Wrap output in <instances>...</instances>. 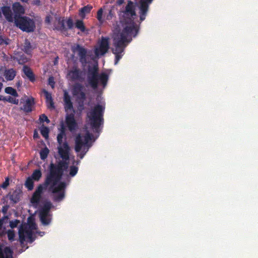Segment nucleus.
<instances>
[{
    "label": "nucleus",
    "mask_w": 258,
    "mask_h": 258,
    "mask_svg": "<svg viewBox=\"0 0 258 258\" xmlns=\"http://www.w3.org/2000/svg\"><path fill=\"white\" fill-rule=\"evenodd\" d=\"M65 136L64 131L61 130L57 135V140L59 143L58 146V155L61 161L57 164L51 163L50 165V173L47 176L44 184H40L34 193L31 202L33 204H37L41 198V195L47 186L52 194L55 201H60L64 197V190L66 186L64 182L60 181L61 177L64 174L74 176L78 171L77 165L79 160H75L74 158L70 159V148L67 143H62V139Z\"/></svg>",
    "instance_id": "nucleus-1"
},
{
    "label": "nucleus",
    "mask_w": 258,
    "mask_h": 258,
    "mask_svg": "<svg viewBox=\"0 0 258 258\" xmlns=\"http://www.w3.org/2000/svg\"><path fill=\"white\" fill-rule=\"evenodd\" d=\"M123 12L124 15L130 19L131 23L123 29L120 34L118 40L114 43V46H115L114 54L115 57L114 64H116L122 57L125 48L132 40V37L136 36L139 31L137 25L134 22V17L136 16L134 3L128 1Z\"/></svg>",
    "instance_id": "nucleus-2"
},
{
    "label": "nucleus",
    "mask_w": 258,
    "mask_h": 258,
    "mask_svg": "<svg viewBox=\"0 0 258 258\" xmlns=\"http://www.w3.org/2000/svg\"><path fill=\"white\" fill-rule=\"evenodd\" d=\"M91 135L87 132L85 134H81L76 137L75 150L77 153V156L80 159L84 157L91 147Z\"/></svg>",
    "instance_id": "nucleus-3"
},
{
    "label": "nucleus",
    "mask_w": 258,
    "mask_h": 258,
    "mask_svg": "<svg viewBox=\"0 0 258 258\" xmlns=\"http://www.w3.org/2000/svg\"><path fill=\"white\" fill-rule=\"evenodd\" d=\"M36 231V225L34 219L30 217L28 219L27 224L21 225L19 230V240L21 243L25 241L32 242L33 241V235Z\"/></svg>",
    "instance_id": "nucleus-4"
},
{
    "label": "nucleus",
    "mask_w": 258,
    "mask_h": 258,
    "mask_svg": "<svg viewBox=\"0 0 258 258\" xmlns=\"http://www.w3.org/2000/svg\"><path fill=\"white\" fill-rule=\"evenodd\" d=\"M64 107L67 112L66 123L69 130L71 132L76 130L77 127V123L74 118V111L70 96L68 93H64Z\"/></svg>",
    "instance_id": "nucleus-5"
},
{
    "label": "nucleus",
    "mask_w": 258,
    "mask_h": 258,
    "mask_svg": "<svg viewBox=\"0 0 258 258\" xmlns=\"http://www.w3.org/2000/svg\"><path fill=\"white\" fill-rule=\"evenodd\" d=\"M103 107L98 105L88 113L89 122L96 132L102 122V115Z\"/></svg>",
    "instance_id": "nucleus-6"
},
{
    "label": "nucleus",
    "mask_w": 258,
    "mask_h": 258,
    "mask_svg": "<svg viewBox=\"0 0 258 258\" xmlns=\"http://www.w3.org/2000/svg\"><path fill=\"white\" fill-rule=\"evenodd\" d=\"M15 23L20 29L26 32L33 31L35 27L34 21L26 17H16Z\"/></svg>",
    "instance_id": "nucleus-7"
},
{
    "label": "nucleus",
    "mask_w": 258,
    "mask_h": 258,
    "mask_svg": "<svg viewBox=\"0 0 258 258\" xmlns=\"http://www.w3.org/2000/svg\"><path fill=\"white\" fill-rule=\"evenodd\" d=\"M52 204L50 202L45 203L40 210L39 217L42 224L44 225H48L51 220L50 209Z\"/></svg>",
    "instance_id": "nucleus-8"
},
{
    "label": "nucleus",
    "mask_w": 258,
    "mask_h": 258,
    "mask_svg": "<svg viewBox=\"0 0 258 258\" xmlns=\"http://www.w3.org/2000/svg\"><path fill=\"white\" fill-rule=\"evenodd\" d=\"M94 71L93 73L90 77V83L93 88H96L99 84L105 86L107 81V75L103 73L100 75H97Z\"/></svg>",
    "instance_id": "nucleus-9"
},
{
    "label": "nucleus",
    "mask_w": 258,
    "mask_h": 258,
    "mask_svg": "<svg viewBox=\"0 0 258 258\" xmlns=\"http://www.w3.org/2000/svg\"><path fill=\"white\" fill-rule=\"evenodd\" d=\"M54 27L55 29L61 31L72 29L73 22L71 19L66 20L64 18H56Z\"/></svg>",
    "instance_id": "nucleus-10"
},
{
    "label": "nucleus",
    "mask_w": 258,
    "mask_h": 258,
    "mask_svg": "<svg viewBox=\"0 0 258 258\" xmlns=\"http://www.w3.org/2000/svg\"><path fill=\"white\" fill-rule=\"evenodd\" d=\"M113 9V5L112 3H108L104 6L103 9H100L97 12V18L101 23L103 22L102 18L103 12L104 11L105 15H106V19L111 20L112 18V10Z\"/></svg>",
    "instance_id": "nucleus-11"
},
{
    "label": "nucleus",
    "mask_w": 258,
    "mask_h": 258,
    "mask_svg": "<svg viewBox=\"0 0 258 258\" xmlns=\"http://www.w3.org/2000/svg\"><path fill=\"white\" fill-rule=\"evenodd\" d=\"M42 176V173L40 170L36 169L34 170L32 175L27 178L25 182L26 187L30 190L33 188L34 181H38Z\"/></svg>",
    "instance_id": "nucleus-12"
},
{
    "label": "nucleus",
    "mask_w": 258,
    "mask_h": 258,
    "mask_svg": "<svg viewBox=\"0 0 258 258\" xmlns=\"http://www.w3.org/2000/svg\"><path fill=\"white\" fill-rule=\"evenodd\" d=\"M153 0H141L140 3V19L141 21H144L147 14L150 4Z\"/></svg>",
    "instance_id": "nucleus-13"
},
{
    "label": "nucleus",
    "mask_w": 258,
    "mask_h": 258,
    "mask_svg": "<svg viewBox=\"0 0 258 258\" xmlns=\"http://www.w3.org/2000/svg\"><path fill=\"white\" fill-rule=\"evenodd\" d=\"M108 48V39L103 38L100 41L99 46L96 48L95 54L96 56L103 55L105 53Z\"/></svg>",
    "instance_id": "nucleus-14"
},
{
    "label": "nucleus",
    "mask_w": 258,
    "mask_h": 258,
    "mask_svg": "<svg viewBox=\"0 0 258 258\" xmlns=\"http://www.w3.org/2000/svg\"><path fill=\"white\" fill-rule=\"evenodd\" d=\"M73 95L76 98L79 103H83L85 98V95L83 91L82 87L79 85L74 86L73 89Z\"/></svg>",
    "instance_id": "nucleus-15"
},
{
    "label": "nucleus",
    "mask_w": 258,
    "mask_h": 258,
    "mask_svg": "<svg viewBox=\"0 0 258 258\" xmlns=\"http://www.w3.org/2000/svg\"><path fill=\"white\" fill-rule=\"evenodd\" d=\"M21 102H23V106L21 108L22 110L26 112H29L31 111L32 106L34 103V100L33 98H28L25 97L24 98L21 99Z\"/></svg>",
    "instance_id": "nucleus-16"
},
{
    "label": "nucleus",
    "mask_w": 258,
    "mask_h": 258,
    "mask_svg": "<svg viewBox=\"0 0 258 258\" xmlns=\"http://www.w3.org/2000/svg\"><path fill=\"white\" fill-rule=\"evenodd\" d=\"M82 73L76 68H73L68 74V78L70 80H79L81 77Z\"/></svg>",
    "instance_id": "nucleus-17"
},
{
    "label": "nucleus",
    "mask_w": 258,
    "mask_h": 258,
    "mask_svg": "<svg viewBox=\"0 0 258 258\" xmlns=\"http://www.w3.org/2000/svg\"><path fill=\"white\" fill-rule=\"evenodd\" d=\"M13 9L15 13V20L16 17H21L20 15L25 13L24 8L18 3H16L13 5Z\"/></svg>",
    "instance_id": "nucleus-18"
},
{
    "label": "nucleus",
    "mask_w": 258,
    "mask_h": 258,
    "mask_svg": "<svg viewBox=\"0 0 258 258\" xmlns=\"http://www.w3.org/2000/svg\"><path fill=\"white\" fill-rule=\"evenodd\" d=\"M2 12L6 19L9 22H13L14 20L13 13L10 7H4L2 8Z\"/></svg>",
    "instance_id": "nucleus-19"
},
{
    "label": "nucleus",
    "mask_w": 258,
    "mask_h": 258,
    "mask_svg": "<svg viewBox=\"0 0 258 258\" xmlns=\"http://www.w3.org/2000/svg\"><path fill=\"white\" fill-rule=\"evenodd\" d=\"M0 258H12V252L9 247L3 248L0 246Z\"/></svg>",
    "instance_id": "nucleus-20"
},
{
    "label": "nucleus",
    "mask_w": 258,
    "mask_h": 258,
    "mask_svg": "<svg viewBox=\"0 0 258 258\" xmlns=\"http://www.w3.org/2000/svg\"><path fill=\"white\" fill-rule=\"evenodd\" d=\"M74 51L78 53V54L81 57V60L83 61V59L85 58L86 54V50L80 45H77L73 48Z\"/></svg>",
    "instance_id": "nucleus-21"
},
{
    "label": "nucleus",
    "mask_w": 258,
    "mask_h": 258,
    "mask_svg": "<svg viewBox=\"0 0 258 258\" xmlns=\"http://www.w3.org/2000/svg\"><path fill=\"white\" fill-rule=\"evenodd\" d=\"M16 76V72L13 69L6 70L5 73V76L7 80H12Z\"/></svg>",
    "instance_id": "nucleus-22"
},
{
    "label": "nucleus",
    "mask_w": 258,
    "mask_h": 258,
    "mask_svg": "<svg viewBox=\"0 0 258 258\" xmlns=\"http://www.w3.org/2000/svg\"><path fill=\"white\" fill-rule=\"evenodd\" d=\"M23 72L25 75L31 80L33 81L34 77L32 71L27 67L24 66L23 69Z\"/></svg>",
    "instance_id": "nucleus-23"
},
{
    "label": "nucleus",
    "mask_w": 258,
    "mask_h": 258,
    "mask_svg": "<svg viewBox=\"0 0 258 258\" xmlns=\"http://www.w3.org/2000/svg\"><path fill=\"white\" fill-rule=\"evenodd\" d=\"M92 7L90 6H87L81 9L80 11V16L82 18H84L86 14H88L91 10L92 9Z\"/></svg>",
    "instance_id": "nucleus-24"
},
{
    "label": "nucleus",
    "mask_w": 258,
    "mask_h": 258,
    "mask_svg": "<svg viewBox=\"0 0 258 258\" xmlns=\"http://www.w3.org/2000/svg\"><path fill=\"white\" fill-rule=\"evenodd\" d=\"M40 132H41V135L45 138H47L48 137V133H49V130H48V128L46 127V126H42L41 127V129H40Z\"/></svg>",
    "instance_id": "nucleus-25"
},
{
    "label": "nucleus",
    "mask_w": 258,
    "mask_h": 258,
    "mask_svg": "<svg viewBox=\"0 0 258 258\" xmlns=\"http://www.w3.org/2000/svg\"><path fill=\"white\" fill-rule=\"evenodd\" d=\"M5 92L7 93L11 94L14 96H18V94L16 91L12 87H7L5 89Z\"/></svg>",
    "instance_id": "nucleus-26"
},
{
    "label": "nucleus",
    "mask_w": 258,
    "mask_h": 258,
    "mask_svg": "<svg viewBox=\"0 0 258 258\" xmlns=\"http://www.w3.org/2000/svg\"><path fill=\"white\" fill-rule=\"evenodd\" d=\"M32 49V46L30 43L26 40L24 44V50L26 53H29Z\"/></svg>",
    "instance_id": "nucleus-27"
},
{
    "label": "nucleus",
    "mask_w": 258,
    "mask_h": 258,
    "mask_svg": "<svg viewBox=\"0 0 258 258\" xmlns=\"http://www.w3.org/2000/svg\"><path fill=\"white\" fill-rule=\"evenodd\" d=\"M49 153V150L47 148H45L42 150L40 152V157L43 160L45 159Z\"/></svg>",
    "instance_id": "nucleus-28"
},
{
    "label": "nucleus",
    "mask_w": 258,
    "mask_h": 258,
    "mask_svg": "<svg viewBox=\"0 0 258 258\" xmlns=\"http://www.w3.org/2000/svg\"><path fill=\"white\" fill-rule=\"evenodd\" d=\"M76 26L82 31H84L85 30V26L82 21L78 20L76 23Z\"/></svg>",
    "instance_id": "nucleus-29"
},
{
    "label": "nucleus",
    "mask_w": 258,
    "mask_h": 258,
    "mask_svg": "<svg viewBox=\"0 0 258 258\" xmlns=\"http://www.w3.org/2000/svg\"><path fill=\"white\" fill-rule=\"evenodd\" d=\"M20 224V221L18 220L10 221V226L11 228H14L17 227Z\"/></svg>",
    "instance_id": "nucleus-30"
},
{
    "label": "nucleus",
    "mask_w": 258,
    "mask_h": 258,
    "mask_svg": "<svg viewBox=\"0 0 258 258\" xmlns=\"http://www.w3.org/2000/svg\"><path fill=\"white\" fill-rule=\"evenodd\" d=\"M5 100L9 102L13 103L15 104H18L19 103V100L18 99H16L10 96L6 97Z\"/></svg>",
    "instance_id": "nucleus-31"
},
{
    "label": "nucleus",
    "mask_w": 258,
    "mask_h": 258,
    "mask_svg": "<svg viewBox=\"0 0 258 258\" xmlns=\"http://www.w3.org/2000/svg\"><path fill=\"white\" fill-rule=\"evenodd\" d=\"M8 237L10 240H13L15 236V232L12 230H9L7 232Z\"/></svg>",
    "instance_id": "nucleus-32"
},
{
    "label": "nucleus",
    "mask_w": 258,
    "mask_h": 258,
    "mask_svg": "<svg viewBox=\"0 0 258 258\" xmlns=\"http://www.w3.org/2000/svg\"><path fill=\"white\" fill-rule=\"evenodd\" d=\"M42 92L44 94L45 97V99H46V101H50V100H52V97H51V95L46 90H43L42 91Z\"/></svg>",
    "instance_id": "nucleus-33"
},
{
    "label": "nucleus",
    "mask_w": 258,
    "mask_h": 258,
    "mask_svg": "<svg viewBox=\"0 0 258 258\" xmlns=\"http://www.w3.org/2000/svg\"><path fill=\"white\" fill-rule=\"evenodd\" d=\"M40 119L41 120V121H46L47 123H49V120L48 119V118H47V117L44 115V114H42L40 116Z\"/></svg>",
    "instance_id": "nucleus-34"
},
{
    "label": "nucleus",
    "mask_w": 258,
    "mask_h": 258,
    "mask_svg": "<svg viewBox=\"0 0 258 258\" xmlns=\"http://www.w3.org/2000/svg\"><path fill=\"white\" fill-rule=\"evenodd\" d=\"M46 103H47V107L51 109V108H54V105H53V100H50V101H46Z\"/></svg>",
    "instance_id": "nucleus-35"
},
{
    "label": "nucleus",
    "mask_w": 258,
    "mask_h": 258,
    "mask_svg": "<svg viewBox=\"0 0 258 258\" xmlns=\"http://www.w3.org/2000/svg\"><path fill=\"white\" fill-rule=\"evenodd\" d=\"M48 83H49V85H50L52 88L54 87V79H53V77L49 78Z\"/></svg>",
    "instance_id": "nucleus-36"
},
{
    "label": "nucleus",
    "mask_w": 258,
    "mask_h": 258,
    "mask_svg": "<svg viewBox=\"0 0 258 258\" xmlns=\"http://www.w3.org/2000/svg\"><path fill=\"white\" fill-rule=\"evenodd\" d=\"M9 184V180L7 179L2 185V187L4 188H5L7 187Z\"/></svg>",
    "instance_id": "nucleus-37"
},
{
    "label": "nucleus",
    "mask_w": 258,
    "mask_h": 258,
    "mask_svg": "<svg viewBox=\"0 0 258 258\" xmlns=\"http://www.w3.org/2000/svg\"><path fill=\"white\" fill-rule=\"evenodd\" d=\"M51 19V17L50 16H48L46 17L45 22L46 23H49L50 22V20Z\"/></svg>",
    "instance_id": "nucleus-38"
},
{
    "label": "nucleus",
    "mask_w": 258,
    "mask_h": 258,
    "mask_svg": "<svg viewBox=\"0 0 258 258\" xmlns=\"http://www.w3.org/2000/svg\"><path fill=\"white\" fill-rule=\"evenodd\" d=\"M124 3V0H118L116 4L118 6L121 5Z\"/></svg>",
    "instance_id": "nucleus-39"
},
{
    "label": "nucleus",
    "mask_w": 258,
    "mask_h": 258,
    "mask_svg": "<svg viewBox=\"0 0 258 258\" xmlns=\"http://www.w3.org/2000/svg\"><path fill=\"white\" fill-rule=\"evenodd\" d=\"M5 43V40L2 38V36H0V45H2Z\"/></svg>",
    "instance_id": "nucleus-40"
},
{
    "label": "nucleus",
    "mask_w": 258,
    "mask_h": 258,
    "mask_svg": "<svg viewBox=\"0 0 258 258\" xmlns=\"http://www.w3.org/2000/svg\"><path fill=\"white\" fill-rule=\"evenodd\" d=\"M7 210H8V207H3L2 211L4 213H6L7 212Z\"/></svg>",
    "instance_id": "nucleus-41"
},
{
    "label": "nucleus",
    "mask_w": 258,
    "mask_h": 258,
    "mask_svg": "<svg viewBox=\"0 0 258 258\" xmlns=\"http://www.w3.org/2000/svg\"><path fill=\"white\" fill-rule=\"evenodd\" d=\"M34 138H36L38 137V134L36 132H35L34 134V136H33Z\"/></svg>",
    "instance_id": "nucleus-42"
},
{
    "label": "nucleus",
    "mask_w": 258,
    "mask_h": 258,
    "mask_svg": "<svg viewBox=\"0 0 258 258\" xmlns=\"http://www.w3.org/2000/svg\"><path fill=\"white\" fill-rule=\"evenodd\" d=\"M2 225H3V221L2 220H0V230L1 229Z\"/></svg>",
    "instance_id": "nucleus-43"
}]
</instances>
